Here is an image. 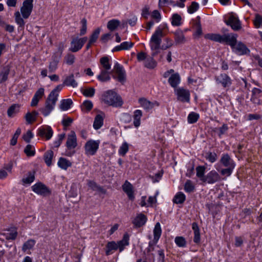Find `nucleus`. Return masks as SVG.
Listing matches in <instances>:
<instances>
[{"mask_svg": "<svg viewBox=\"0 0 262 262\" xmlns=\"http://www.w3.org/2000/svg\"><path fill=\"white\" fill-rule=\"evenodd\" d=\"M220 161L221 163L225 167H234V164L233 161L227 154L224 155Z\"/></svg>", "mask_w": 262, "mask_h": 262, "instance_id": "bb28decb", "label": "nucleus"}, {"mask_svg": "<svg viewBox=\"0 0 262 262\" xmlns=\"http://www.w3.org/2000/svg\"><path fill=\"white\" fill-rule=\"evenodd\" d=\"M199 118L198 114L191 112L188 116V121L189 123H194L196 122Z\"/></svg>", "mask_w": 262, "mask_h": 262, "instance_id": "09e8293b", "label": "nucleus"}, {"mask_svg": "<svg viewBox=\"0 0 262 262\" xmlns=\"http://www.w3.org/2000/svg\"><path fill=\"white\" fill-rule=\"evenodd\" d=\"M24 152L28 157L34 156L35 153L34 147L30 144L26 146L24 149Z\"/></svg>", "mask_w": 262, "mask_h": 262, "instance_id": "49530a36", "label": "nucleus"}, {"mask_svg": "<svg viewBox=\"0 0 262 262\" xmlns=\"http://www.w3.org/2000/svg\"><path fill=\"white\" fill-rule=\"evenodd\" d=\"M44 95V89L40 88L35 93L34 96H33L31 103V106H35L37 105L39 100L41 98V97Z\"/></svg>", "mask_w": 262, "mask_h": 262, "instance_id": "412c9836", "label": "nucleus"}, {"mask_svg": "<svg viewBox=\"0 0 262 262\" xmlns=\"http://www.w3.org/2000/svg\"><path fill=\"white\" fill-rule=\"evenodd\" d=\"M63 86H64L63 83L58 85L54 90L51 91L49 96L57 100V98L59 95L58 93L62 90Z\"/></svg>", "mask_w": 262, "mask_h": 262, "instance_id": "f704fd0d", "label": "nucleus"}, {"mask_svg": "<svg viewBox=\"0 0 262 262\" xmlns=\"http://www.w3.org/2000/svg\"><path fill=\"white\" fill-rule=\"evenodd\" d=\"M120 22L118 20L113 19L109 21L107 23V28L111 31H114L119 25Z\"/></svg>", "mask_w": 262, "mask_h": 262, "instance_id": "a18cd8bd", "label": "nucleus"}, {"mask_svg": "<svg viewBox=\"0 0 262 262\" xmlns=\"http://www.w3.org/2000/svg\"><path fill=\"white\" fill-rule=\"evenodd\" d=\"M100 62L102 67V69L101 70L109 71L111 69V65L110 63V59L108 57L104 56L101 58Z\"/></svg>", "mask_w": 262, "mask_h": 262, "instance_id": "72a5a7b5", "label": "nucleus"}, {"mask_svg": "<svg viewBox=\"0 0 262 262\" xmlns=\"http://www.w3.org/2000/svg\"><path fill=\"white\" fill-rule=\"evenodd\" d=\"M221 177L219 173L215 170H211L206 176L203 181L208 184H213L220 180Z\"/></svg>", "mask_w": 262, "mask_h": 262, "instance_id": "4468645a", "label": "nucleus"}, {"mask_svg": "<svg viewBox=\"0 0 262 262\" xmlns=\"http://www.w3.org/2000/svg\"><path fill=\"white\" fill-rule=\"evenodd\" d=\"M252 93V96L251 100L253 101L254 103L260 104V102L259 100H258L257 99L261 96L262 91L260 89L255 88L253 89Z\"/></svg>", "mask_w": 262, "mask_h": 262, "instance_id": "c85d7f7f", "label": "nucleus"}, {"mask_svg": "<svg viewBox=\"0 0 262 262\" xmlns=\"http://www.w3.org/2000/svg\"><path fill=\"white\" fill-rule=\"evenodd\" d=\"M33 0H25L20 8V12L24 18H28L30 15L33 7Z\"/></svg>", "mask_w": 262, "mask_h": 262, "instance_id": "423d86ee", "label": "nucleus"}, {"mask_svg": "<svg viewBox=\"0 0 262 262\" xmlns=\"http://www.w3.org/2000/svg\"><path fill=\"white\" fill-rule=\"evenodd\" d=\"M174 242L179 247H184L186 245L185 238L182 236H177L175 238Z\"/></svg>", "mask_w": 262, "mask_h": 262, "instance_id": "4d7b16f0", "label": "nucleus"}, {"mask_svg": "<svg viewBox=\"0 0 262 262\" xmlns=\"http://www.w3.org/2000/svg\"><path fill=\"white\" fill-rule=\"evenodd\" d=\"M58 60L56 58H53L52 61L50 63L49 66V71L53 72L56 70L57 67Z\"/></svg>", "mask_w": 262, "mask_h": 262, "instance_id": "3c124183", "label": "nucleus"}, {"mask_svg": "<svg viewBox=\"0 0 262 262\" xmlns=\"http://www.w3.org/2000/svg\"><path fill=\"white\" fill-rule=\"evenodd\" d=\"M66 137V134L64 133L58 135V139L57 141H55L54 142V146L55 147L58 148L62 143L63 140Z\"/></svg>", "mask_w": 262, "mask_h": 262, "instance_id": "680f3d73", "label": "nucleus"}, {"mask_svg": "<svg viewBox=\"0 0 262 262\" xmlns=\"http://www.w3.org/2000/svg\"><path fill=\"white\" fill-rule=\"evenodd\" d=\"M161 228L160 226V223H157L155 225L154 229V239L152 242H150L149 243V247H148V251H150L153 250L152 246L154 245H156L161 235Z\"/></svg>", "mask_w": 262, "mask_h": 262, "instance_id": "9b49d317", "label": "nucleus"}, {"mask_svg": "<svg viewBox=\"0 0 262 262\" xmlns=\"http://www.w3.org/2000/svg\"><path fill=\"white\" fill-rule=\"evenodd\" d=\"M233 51L238 55L247 54L250 53V50L247 48L246 46L241 41L236 42V45L231 47Z\"/></svg>", "mask_w": 262, "mask_h": 262, "instance_id": "2eb2a0df", "label": "nucleus"}, {"mask_svg": "<svg viewBox=\"0 0 262 262\" xmlns=\"http://www.w3.org/2000/svg\"><path fill=\"white\" fill-rule=\"evenodd\" d=\"M53 132L50 126H45L40 127L38 130V135L41 137H45L47 140H49L53 136Z\"/></svg>", "mask_w": 262, "mask_h": 262, "instance_id": "dca6fc26", "label": "nucleus"}, {"mask_svg": "<svg viewBox=\"0 0 262 262\" xmlns=\"http://www.w3.org/2000/svg\"><path fill=\"white\" fill-rule=\"evenodd\" d=\"M83 106L87 111H90L93 107V103L91 101L86 100L83 102Z\"/></svg>", "mask_w": 262, "mask_h": 262, "instance_id": "774afa93", "label": "nucleus"}, {"mask_svg": "<svg viewBox=\"0 0 262 262\" xmlns=\"http://www.w3.org/2000/svg\"><path fill=\"white\" fill-rule=\"evenodd\" d=\"M53 151L52 150H48L45 153L43 158L46 164L50 166L52 164V160L53 157Z\"/></svg>", "mask_w": 262, "mask_h": 262, "instance_id": "4c0bfd02", "label": "nucleus"}, {"mask_svg": "<svg viewBox=\"0 0 262 262\" xmlns=\"http://www.w3.org/2000/svg\"><path fill=\"white\" fill-rule=\"evenodd\" d=\"M185 190L187 192H190L193 191L194 186L190 180H188L185 184Z\"/></svg>", "mask_w": 262, "mask_h": 262, "instance_id": "e2e57ef3", "label": "nucleus"}, {"mask_svg": "<svg viewBox=\"0 0 262 262\" xmlns=\"http://www.w3.org/2000/svg\"><path fill=\"white\" fill-rule=\"evenodd\" d=\"M129 236L126 233L124 235L123 239L118 242L116 243L118 248L119 249L120 252L123 250L124 247L127 246L129 244Z\"/></svg>", "mask_w": 262, "mask_h": 262, "instance_id": "c756f323", "label": "nucleus"}, {"mask_svg": "<svg viewBox=\"0 0 262 262\" xmlns=\"http://www.w3.org/2000/svg\"><path fill=\"white\" fill-rule=\"evenodd\" d=\"M73 101L71 99H63L61 101L60 108L63 111L68 110L70 108Z\"/></svg>", "mask_w": 262, "mask_h": 262, "instance_id": "58836bf2", "label": "nucleus"}, {"mask_svg": "<svg viewBox=\"0 0 262 262\" xmlns=\"http://www.w3.org/2000/svg\"><path fill=\"white\" fill-rule=\"evenodd\" d=\"M142 115L141 110H137L134 112V124L135 126L138 127L140 125V119Z\"/></svg>", "mask_w": 262, "mask_h": 262, "instance_id": "c9c22d12", "label": "nucleus"}, {"mask_svg": "<svg viewBox=\"0 0 262 262\" xmlns=\"http://www.w3.org/2000/svg\"><path fill=\"white\" fill-rule=\"evenodd\" d=\"M88 186L94 191H98L103 193H105L106 191L103 188L98 185L94 181H89Z\"/></svg>", "mask_w": 262, "mask_h": 262, "instance_id": "e433bc0d", "label": "nucleus"}, {"mask_svg": "<svg viewBox=\"0 0 262 262\" xmlns=\"http://www.w3.org/2000/svg\"><path fill=\"white\" fill-rule=\"evenodd\" d=\"M14 15L16 23L19 25V27H23L25 25V21L24 19L21 17L20 13L18 11H17L15 13Z\"/></svg>", "mask_w": 262, "mask_h": 262, "instance_id": "8fccbe9b", "label": "nucleus"}, {"mask_svg": "<svg viewBox=\"0 0 262 262\" xmlns=\"http://www.w3.org/2000/svg\"><path fill=\"white\" fill-rule=\"evenodd\" d=\"M100 32V29L99 28H97L94 31L90 38V43H94L96 42L98 38Z\"/></svg>", "mask_w": 262, "mask_h": 262, "instance_id": "864d4df0", "label": "nucleus"}, {"mask_svg": "<svg viewBox=\"0 0 262 262\" xmlns=\"http://www.w3.org/2000/svg\"><path fill=\"white\" fill-rule=\"evenodd\" d=\"M174 41L176 45L184 44L186 41V38L183 32L180 30H177L174 33Z\"/></svg>", "mask_w": 262, "mask_h": 262, "instance_id": "4be33fe9", "label": "nucleus"}, {"mask_svg": "<svg viewBox=\"0 0 262 262\" xmlns=\"http://www.w3.org/2000/svg\"><path fill=\"white\" fill-rule=\"evenodd\" d=\"M58 165L61 169L66 170L68 167L71 166L72 163L66 158H60L58 162Z\"/></svg>", "mask_w": 262, "mask_h": 262, "instance_id": "7c9ffc66", "label": "nucleus"}, {"mask_svg": "<svg viewBox=\"0 0 262 262\" xmlns=\"http://www.w3.org/2000/svg\"><path fill=\"white\" fill-rule=\"evenodd\" d=\"M254 24L256 28H258L262 26V17L257 14L254 20Z\"/></svg>", "mask_w": 262, "mask_h": 262, "instance_id": "052dcab7", "label": "nucleus"}, {"mask_svg": "<svg viewBox=\"0 0 262 262\" xmlns=\"http://www.w3.org/2000/svg\"><path fill=\"white\" fill-rule=\"evenodd\" d=\"M118 249V246L115 242H108L106 245L105 254L106 255H109L113 253V251H116Z\"/></svg>", "mask_w": 262, "mask_h": 262, "instance_id": "393cba45", "label": "nucleus"}, {"mask_svg": "<svg viewBox=\"0 0 262 262\" xmlns=\"http://www.w3.org/2000/svg\"><path fill=\"white\" fill-rule=\"evenodd\" d=\"M144 66L148 69H154L157 65L152 57L147 58L144 61Z\"/></svg>", "mask_w": 262, "mask_h": 262, "instance_id": "79ce46f5", "label": "nucleus"}, {"mask_svg": "<svg viewBox=\"0 0 262 262\" xmlns=\"http://www.w3.org/2000/svg\"><path fill=\"white\" fill-rule=\"evenodd\" d=\"M168 82L173 88H176L180 82V77L178 73L172 74L168 79Z\"/></svg>", "mask_w": 262, "mask_h": 262, "instance_id": "a878e982", "label": "nucleus"}, {"mask_svg": "<svg viewBox=\"0 0 262 262\" xmlns=\"http://www.w3.org/2000/svg\"><path fill=\"white\" fill-rule=\"evenodd\" d=\"M102 99L105 103L114 107H120L123 104L120 96L112 90L105 92L102 96Z\"/></svg>", "mask_w": 262, "mask_h": 262, "instance_id": "f03ea898", "label": "nucleus"}, {"mask_svg": "<svg viewBox=\"0 0 262 262\" xmlns=\"http://www.w3.org/2000/svg\"><path fill=\"white\" fill-rule=\"evenodd\" d=\"M215 79L217 83H221L224 88L229 86L231 84V79L226 74H221L215 76Z\"/></svg>", "mask_w": 262, "mask_h": 262, "instance_id": "f3484780", "label": "nucleus"}, {"mask_svg": "<svg viewBox=\"0 0 262 262\" xmlns=\"http://www.w3.org/2000/svg\"><path fill=\"white\" fill-rule=\"evenodd\" d=\"M122 189L123 191L127 194L129 199L133 200L135 198L134 195L133 186L128 181H126L124 184L122 185Z\"/></svg>", "mask_w": 262, "mask_h": 262, "instance_id": "aec40b11", "label": "nucleus"}, {"mask_svg": "<svg viewBox=\"0 0 262 262\" xmlns=\"http://www.w3.org/2000/svg\"><path fill=\"white\" fill-rule=\"evenodd\" d=\"M103 124V117L102 115L98 114L95 118L93 127L95 129H99Z\"/></svg>", "mask_w": 262, "mask_h": 262, "instance_id": "473e14b6", "label": "nucleus"}, {"mask_svg": "<svg viewBox=\"0 0 262 262\" xmlns=\"http://www.w3.org/2000/svg\"><path fill=\"white\" fill-rule=\"evenodd\" d=\"M88 38L84 37L81 38L78 37L73 38L71 45L70 50L73 52H76L81 49L83 45L86 42Z\"/></svg>", "mask_w": 262, "mask_h": 262, "instance_id": "0eeeda50", "label": "nucleus"}, {"mask_svg": "<svg viewBox=\"0 0 262 262\" xmlns=\"http://www.w3.org/2000/svg\"><path fill=\"white\" fill-rule=\"evenodd\" d=\"M81 23L82 24V28L81 29H80V35L81 36L82 35H83L84 34H85L86 33V20L85 18H83L81 21Z\"/></svg>", "mask_w": 262, "mask_h": 262, "instance_id": "0e129e2a", "label": "nucleus"}, {"mask_svg": "<svg viewBox=\"0 0 262 262\" xmlns=\"http://www.w3.org/2000/svg\"><path fill=\"white\" fill-rule=\"evenodd\" d=\"M35 241L34 239H29L25 242L22 247V250L24 252L26 251L27 250L31 249L35 244Z\"/></svg>", "mask_w": 262, "mask_h": 262, "instance_id": "a19ab883", "label": "nucleus"}, {"mask_svg": "<svg viewBox=\"0 0 262 262\" xmlns=\"http://www.w3.org/2000/svg\"><path fill=\"white\" fill-rule=\"evenodd\" d=\"M35 179V177L34 173L32 172H29L28 173V176L26 178H24L22 179V182L23 184H30L34 181Z\"/></svg>", "mask_w": 262, "mask_h": 262, "instance_id": "603ef678", "label": "nucleus"}, {"mask_svg": "<svg viewBox=\"0 0 262 262\" xmlns=\"http://www.w3.org/2000/svg\"><path fill=\"white\" fill-rule=\"evenodd\" d=\"M33 134L30 130H28L25 135L23 136L24 140L27 143L30 142V140L33 138Z\"/></svg>", "mask_w": 262, "mask_h": 262, "instance_id": "69168bd1", "label": "nucleus"}, {"mask_svg": "<svg viewBox=\"0 0 262 262\" xmlns=\"http://www.w3.org/2000/svg\"><path fill=\"white\" fill-rule=\"evenodd\" d=\"M205 158L210 162L213 163L217 159V155L215 152H209L206 154Z\"/></svg>", "mask_w": 262, "mask_h": 262, "instance_id": "13d9d810", "label": "nucleus"}, {"mask_svg": "<svg viewBox=\"0 0 262 262\" xmlns=\"http://www.w3.org/2000/svg\"><path fill=\"white\" fill-rule=\"evenodd\" d=\"M164 34L162 29L158 28L151 36L150 40V46L152 50H157L160 49L162 42V38Z\"/></svg>", "mask_w": 262, "mask_h": 262, "instance_id": "7ed1b4c3", "label": "nucleus"}, {"mask_svg": "<svg viewBox=\"0 0 262 262\" xmlns=\"http://www.w3.org/2000/svg\"><path fill=\"white\" fill-rule=\"evenodd\" d=\"M57 100L48 96L45 106L39 109L41 113L45 116H48L54 109Z\"/></svg>", "mask_w": 262, "mask_h": 262, "instance_id": "39448f33", "label": "nucleus"}, {"mask_svg": "<svg viewBox=\"0 0 262 262\" xmlns=\"http://www.w3.org/2000/svg\"><path fill=\"white\" fill-rule=\"evenodd\" d=\"M237 37V35L234 33H228L222 35L219 34L211 33L206 35V38L207 39L220 43H225L230 45L231 47L236 45Z\"/></svg>", "mask_w": 262, "mask_h": 262, "instance_id": "f257e3e1", "label": "nucleus"}, {"mask_svg": "<svg viewBox=\"0 0 262 262\" xmlns=\"http://www.w3.org/2000/svg\"><path fill=\"white\" fill-rule=\"evenodd\" d=\"M77 146V138L74 131H71L68 135L66 146L69 150L74 149Z\"/></svg>", "mask_w": 262, "mask_h": 262, "instance_id": "f8f14e48", "label": "nucleus"}, {"mask_svg": "<svg viewBox=\"0 0 262 262\" xmlns=\"http://www.w3.org/2000/svg\"><path fill=\"white\" fill-rule=\"evenodd\" d=\"M63 85L68 86H71L73 88L77 86V82L74 79V76L73 74L67 76L63 82Z\"/></svg>", "mask_w": 262, "mask_h": 262, "instance_id": "b1692460", "label": "nucleus"}, {"mask_svg": "<svg viewBox=\"0 0 262 262\" xmlns=\"http://www.w3.org/2000/svg\"><path fill=\"white\" fill-rule=\"evenodd\" d=\"M112 72H109L106 70H101L100 74L97 76V78L101 82L108 81L111 79L110 74Z\"/></svg>", "mask_w": 262, "mask_h": 262, "instance_id": "cd10ccee", "label": "nucleus"}, {"mask_svg": "<svg viewBox=\"0 0 262 262\" xmlns=\"http://www.w3.org/2000/svg\"><path fill=\"white\" fill-rule=\"evenodd\" d=\"M199 8V4L196 2H193L191 5L188 8V12L190 14H192L196 12Z\"/></svg>", "mask_w": 262, "mask_h": 262, "instance_id": "5fc2aeb1", "label": "nucleus"}, {"mask_svg": "<svg viewBox=\"0 0 262 262\" xmlns=\"http://www.w3.org/2000/svg\"><path fill=\"white\" fill-rule=\"evenodd\" d=\"M128 150V145L126 142L122 144L119 150V153L120 155L124 156Z\"/></svg>", "mask_w": 262, "mask_h": 262, "instance_id": "6e6d98bb", "label": "nucleus"}, {"mask_svg": "<svg viewBox=\"0 0 262 262\" xmlns=\"http://www.w3.org/2000/svg\"><path fill=\"white\" fill-rule=\"evenodd\" d=\"M225 23L228 26H231L234 31H238L242 28L239 19L232 14L230 15L228 19L226 20Z\"/></svg>", "mask_w": 262, "mask_h": 262, "instance_id": "ddd939ff", "label": "nucleus"}, {"mask_svg": "<svg viewBox=\"0 0 262 262\" xmlns=\"http://www.w3.org/2000/svg\"><path fill=\"white\" fill-rule=\"evenodd\" d=\"M10 71V66L7 65L3 67L0 72V83H3L8 79V76Z\"/></svg>", "mask_w": 262, "mask_h": 262, "instance_id": "5701e85b", "label": "nucleus"}, {"mask_svg": "<svg viewBox=\"0 0 262 262\" xmlns=\"http://www.w3.org/2000/svg\"><path fill=\"white\" fill-rule=\"evenodd\" d=\"M99 140H89L84 145L85 154L91 156L94 155L99 148Z\"/></svg>", "mask_w": 262, "mask_h": 262, "instance_id": "20e7f679", "label": "nucleus"}, {"mask_svg": "<svg viewBox=\"0 0 262 262\" xmlns=\"http://www.w3.org/2000/svg\"><path fill=\"white\" fill-rule=\"evenodd\" d=\"M206 167L204 166H199L196 168V176L201 181H203L205 176H204Z\"/></svg>", "mask_w": 262, "mask_h": 262, "instance_id": "ea45409f", "label": "nucleus"}, {"mask_svg": "<svg viewBox=\"0 0 262 262\" xmlns=\"http://www.w3.org/2000/svg\"><path fill=\"white\" fill-rule=\"evenodd\" d=\"M147 221L146 216L143 213H139L137 215L133 221V224L136 228H139L143 226Z\"/></svg>", "mask_w": 262, "mask_h": 262, "instance_id": "6ab92c4d", "label": "nucleus"}, {"mask_svg": "<svg viewBox=\"0 0 262 262\" xmlns=\"http://www.w3.org/2000/svg\"><path fill=\"white\" fill-rule=\"evenodd\" d=\"M178 100L182 102H188L190 100V93L188 90L179 88L175 90Z\"/></svg>", "mask_w": 262, "mask_h": 262, "instance_id": "9d476101", "label": "nucleus"}, {"mask_svg": "<svg viewBox=\"0 0 262 262\" xmlns=\"http://www.w3.org/2000/svg\"><path fill=\"white\" fill-rule=\"evenodd\" d=\"M139 102L141 106L147 111L152 109L155 105L157 106L159 105L158 102L155 101L154 102H151L144 98H140L139 99Z\"/></svg>", "mask_w": 262, "mask_h": 262, "instance_id": "a211bd4d", "label": "nucleus"}, {"mask_svg": "<svg viewBox=\"0 0 262 262\" xmlns=\"http://www.w3.org/2000/svg\"><path fill=\"white\" fill-rule=\"evenodd\" d=\"M181 17L178 14H174L172 16L171 24L174 26H179L181 24Z\"/></svg>", "mask_w": 262, "mask_h": 262, "instance_id": "de8ad7c7", "label": "nucleus"}, {"mask_svg": "<svg viewBox=\"0 0 262 262\" xmlns=\"http://www.w3.org/2000/svg\"><path fill=\"white\" fill-rule=\"evenodd\" d=\"M19 106L18 104H14L12 105L8 110V116L11 117L14 114L17 113L19 111Z\"/></svg>", "mask_w": 262, "mask_h": 262, "instance_id": "c03bdc74", "label": "nucleus"}, {"mask_svg": "<svg viewBox=\"0 0 262 262\" xmlns=\"http://www.w3.org/2000/svg\"><path fill=\"white\" fill-rule=\"evenodd\" d=\"M31 188L34 192L41 195L45 196L50 193L49 189L41 182L36 183Z\"/></svg>", "mask_w": 262, "mask_h": 262, "instance_id": "1a4fd4ad", "label": "nucleus"}, {"mask_svg": "<svg viewBox=\"0 0 262 262\" xmlns=\"http://www.w3.org/2000/svg\"><path fill=\"white\" fill-rule=\"evenodd\" d=\"M95 90L93 88H90L88 89H85L83 91V94L86 96L89 97H92L94 95Z\"/></svg>", "mask_w": 262, "mask_h": 262, "instance_id": "bf43d9fd", "label": "nucleus"}, {"mask_svg": "<svg viewBox=\"0 0 262 262\" xmlns=\"http://www.w3.org/2000/svg\"><path fill=\"white\" fill-rule=\"evenodd\" d=\"M38 115V113L36 111H33L32 113L28 112L25 115V119L28 124H31L35 121L36 117Z\"/></svg>", "mask_w": 262, "mask_h": 262, "instance_id": "2f4dec72", "label": "nucleus"}, {"mask_svg": "<svg viewBox=\"0 0 262 262\" xmlns=\"http://www.w3.org/2000/svg\"><path fill=\"white\" fill-rule=\"evenodd\" d=\"M121 44V47L123 49V50H128L132 48L134 43L130 41H125L123 42Z\"/></svg>", "mask_w": 262, "mask_h": 262, "instance_id": "338daca9", "label": "nucleus"}, {"mask_svg": "<svg viewBox=\"0 0 262 262\" xmlns=\"http://www.w3.org/2000/svg\"><path fill=\"white\" fill-rule=\"evenodd\" d=\"M113 70L117 74V77L114 75H113V77L114 79H117V80L120 82H123L126 79L125 72L121 66L118 62L116 63Z\"/></svg>", "mask_w": 262, "mask_h": 262, "instance_id": "6e6552de", "label": "nucleus"}, {"mask_svg": "<svg viewBox=\"0 0 262 262\" xmlns=\"http://www.w3.org/2000/svg\"><path fill=\"white\" fill-rule=\"evenodd\" d=\"M185 200L184 194L181 192L178 193L173 199V202L176 204H182Z\"/></svg>", "mask_w": 262, "mask_h": 262, "instance_id": "37998d69", "label": "nucleus"}]
</instances>
